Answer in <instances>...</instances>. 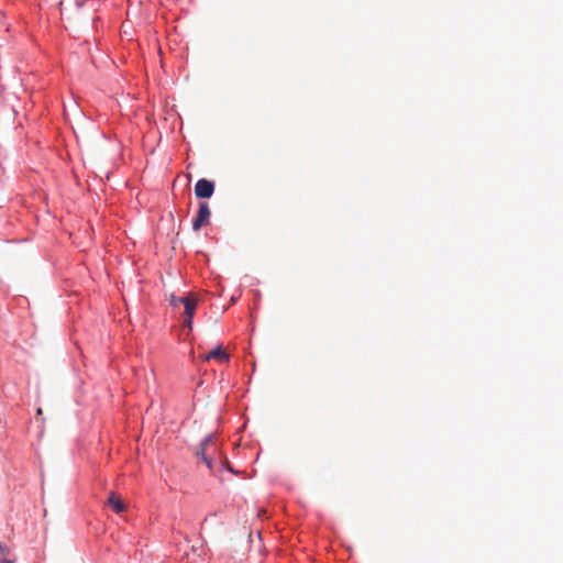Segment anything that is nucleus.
Here are the masks:
<instances>
[{
	"mask_svg": "<svg viewBox=\"0 0 563 563\" xmlns=\"http://www.w3.org/2000/svg\"><path fill=\"white\" fill-rule=\"evenodd\" d=\"M214 192V184L208 179H199L195 185V195L200 199H208Z\"/></svg>",
	"mask_w": 563,
	"mask_h": 563,
	"instance_id": "20e7f679",
	"label": "nucleus"
},
{
	"mask_svg": "<svg viewBox=\"0 0 563 563\" xmlns=\"http://www.w3.org/2000/svg\"><path fill=\"white\" fill-rule=\"evenodd\" d=\"M200 358L203 362H209L211 360H217L219 362L229 361V354L222 349V346L214 347L211 352L200 355Z\"/></svg>",
	"mask_w": 563,
	"mask_h": 563,
	"instance_id": "39448f33",
	"label": "nucleus"
},
{
	"mask_svg": "<svg viewBox=\"0 0 563 563\" xmlns=\"http://www.w3.org/2000/svg\"><path fill=\"white\" fill-rule=\"evenodd\" d=\"M169 303L173 307L184 306V324L191 329L194 314L198 305V297L195 294H189L183 297H176L174 295L169 298Z\"/></svg>",
	"mask_w": 563,
	"mask_h": 563,
	"instance_id": "f257e3e1",
	"label": "nucleus"
},
{
	"mask_svg": "<svg viewBox=\"0 0 563 563\" xmlns=\"http://www.w3.org/2000/svg\"><path fill=\"white\" fill-rule=\"evenodd\" d=\"M1 563H12V560H10L9 558H4L1 560Z\"/></svg>",
	"mask_w": 563,
	"mask_h": 563,
	"instance_id": "6e6552de",
	"label": "nucleus"
},
{
	"mask_svg": "<svg viewBox=\"0 0 563 563\" xmlns=\"http://www.w3.org/2000/svg\"><path fill=\"white\" fill-rule=\"evenodd\" d=\"M9 554V548L1 543L0 542V555L2 556V559L7 558V555Z\"/></svg>",
	"mask_w": 563,
	"mask_h": 563,
	"instance_id": "0eeeda50",
	"label": "nucleus"
},
{
	"mask_svg": "<svg viewBox=\"0 0 563 563\" xmlns=\"http://www.w3.org/2000/svg\"><path fill=\"white\" fill-rule=\"evenodd\" d=\"M42 413H43L42 409H41V408H38V409H37V415H42Z\"/></svg>",
	"mask_w": 563,
	"mask_h": 563,
	"instance_id": "1a4fd4ad",
	"label": "nucleus"
},
{
	"mask_svg": "<svg viewBox=\"0 0 563 563\" xmlns=\"http://www.w3.org/2000/svg\"><path fill=\"white\" fill-rule=\"evenodd\" d=\"M217 444L212 435L207 437L200 444L198 456L206 463L209 470H212L213 455L217 453Z\"/></svg>",
	"mask_w": 563,
	"mask_h": 563,
	"instance_id": "f03ea898",
	"label": "nucleus"
},
{
	"mask_svg": "<svg viewBox=\"0 0 563 563\" xmlns=\"http://www.w3.org/2000/svg\"><path fill=\"white\" fill-rule=\"evenodd\" d=\"M210 216H211V212H210L208 203L200 202L197 216H196L195 220L192 221V229L195 231H198L202 227L207 225L209 223Z\"/></svg>",
	"mask_w": 563,
	"mask_h": 563,
	"instance_id": "7ed1b4c3",
	"label": "nucleus"
},
{
	"mask_svg": "<svg viewBox=\"0 0 563 563\" xmlns=\"http://www.w3.org/2000/svg\"><path fill=\"white\" fill-rule=\"evenodd\" d=\"M108 505L112 508L115 512H122L125 509V505L122 501V499L115 495L114 493H111L108 498Z\"/></svg>",
	"mask_w": 563,
	"mask_h": 563,
	"instance_id": "423d86ee",
	"label": "nucleus"
}]
</instances>
